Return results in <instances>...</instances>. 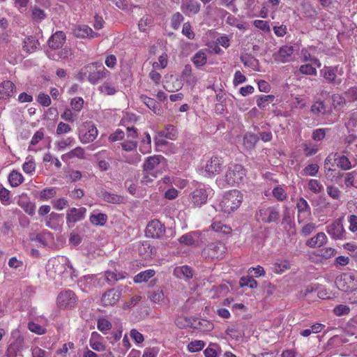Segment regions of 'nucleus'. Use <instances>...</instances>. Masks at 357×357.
I'll list each match as a JSON object with an SVG mask.
<instances>
[{"label":"nucleus","instance_id":"nucleus-15","mask_svg":"<svg viewBox=\"0 0 357 357\" xmlns=\"http://www.w3.org/2000/svg\"><path fill=\"white\" fill-rule=\"evenodd\" d=\"M165 159L162 155H153L148 157L144 162L143 165L144 172H149L150 175L154 178L156 177V174L154 173H151V171H153L155 169H158L161 166L162 163H165Z\"/></svg>","mask_w":357,"mask_h":357},{"label":"nucleus","instance_id":"nucleus-57","mask_svg":"<svg viewBox=\"0 0 357 357\" xmlns=\"http://www.w3.org/2000/svg\"><path fill=\"white\" fill-rule=\"evenodd\" d=\"M308 188L312 192L318 194L322 191L324 188L318 180L311 179L308 183Z\"/></svg>","mask_w":357,"mask_h":357},{"label":"nucleus","instance_id":"nucleus-35","mask_svg":"<svg viewBox=\"0 0 357 357\" xmlns=\"http://www.w3.org/2000/svg\"><path fill=\"white\" fill-rule=\"evenodd\" d=\"M22 347V340L21 339H17L14 342L10 344L8 346L6 355L8 357H15L17 352L20 351Z\"/></svg>","mask_w":357,"mask_h":357},{"label":"nucleus","instance_id":"nucleus-47","mask_svg":"<svg viewBox=\"0 0 357 357\" xmlns=\"http://www.w3.org/2000/svg\"><path fill=\"white\" fill-rule=\"evenodd\" d=\"M211 228L215 232H221L225 234H228L231 231V229L230 227L224 225L221 222H214L211 225Z\"/></svg>","mask_w":357,"mask_h":357},{"label":"nucleus","instance_id":"nucleus-44","mask_svg":"<svg viewBox=\"0 0 357 357\" xmlns=\"http://www.w3.org/2000/svg\"><path fill=\"white\" fill-rule=\"evenodd\" d=\"M337 166L342 170H349L351 168V164L349 158L345 155H337L335 158Z\"/></svg>","mask_w":357,"mask_h":357},{"label":"nucleus","instance_id":"nucleus-53","mask_svg":"<svg viewBox=\"0 0 357 357\" xmlns=\"http://www.w3.org/2000/svg\"><path fill=\"white\" fill-rule=\"evenodd\" d=\"M152 24V17L151 16L146 15L139 21L138 27L141 31H146L147 30V27L151 26Z\"/></svg>","mask_w":357,"mask_h":357},{"label":"nucleus","instance_id":"nucleus-62","mask_svg":"<svg viewBox=\"0 0 357 357\" xmlns=\"http://www.w3.org/2000/svg\"><path fill=\"white\" fill-rule=\"evenodd\" d=\"M52 203L53 207L57 210H63L68 205V202L65 198L54 199Z\"/></svg>","mask_w":357,"mask_h":357},{"label":"nucleus","instance_id":"nucleus-50","mask_svg":"<svg viewBox=\"0 0 357 357\" xmlns=\"http://www.w3.org/2000/svg\"><path fill=\"white\" fill-rule=\"evenodd\" d=\"M99 91L107 96H112L117 91L116 88L109 82H105L102 85L99 86Z\"/></svg>","mask_w":357,"mask_h":357},{"label":"nucleus","instance_id":"nucleus-60","mask_svg":"<svg viewBox=\"0 0 357 357\" xmlns=\"http://www.w3.org/2000/svg\"><path fill=\"white\" fill-rule=\"evenodd\" d=\"M299 71L301 73L308 75H316L317 70L312 67L311 64H305L300 66Z\"/></svg>","mask_w":357,"mask_h":357},{"label":"nucleus","instance_id":"nucleus-46","mask_svg":"<svg viewBox=\"0 0 357 357\" xmlns=\"http://www.w3.org/2000/svg\"><path fill=\"white\" fill-rule=\"evenodd\" d=\"M0 201L4 206H8L10 204V192L5 188L2 184H0Z\"/></svg>","mask_w":357,"mask_h":357},{"label":"nucleus","instance_id":"nucleus-27","mask_svg":"<svg viewBox=\"0 0 357 357\" xmlns=\"http://www.w3.org/2000/svg\"><path fill=\"white\" fill-rule=\"evenodd\" d=\"M105 24V22L102 15L96 13L93 16L92 24L95 30H96L97 31H94L91 29V39L99 38L102 35V32H100L99 31L104 27Z\"/></svg>","mask_w":357,"mask_h":357},{"label":"nucleus","instance_id":"nucleus-12","mask_svg":"<svg viewBox=\"0 0 357 357\" xmlns=\"http://www.w3.org/2000/svg\"><path fill=\"white\" fill-rule=\"evenodd\" d=\"M100 171H107L110 168L112 158L106 150H102L93 155L91 159Z\"/></svg>","mask_w":357,"mask_h":357},{"label":"nucleus","instance_id":"nucleus-5","mask_svg":"<svg viewBox=\"0 0 357 357\" xmlns=\"http://www.w3.org/2000/svg\"><path fill=\"white\" fill-rule=\"evenodd\" d=\"M77 301V298L75 294L70 289H66L59 294L56 303L59 308L66 309L74 307L76 305Z\"/></svg>","mask_w":357,"mask_h":357},{"label":"nucleus","instance_id":"nucleus-63","mask_svg":"<svg viewBox=\"0 0 357 357\" xmlns=\"http://www.w3.org/2000/svg\"><path fill=\"white\" fill-rule=\"evenodd\" d=\"M28 328L31 332L37 333L38 335L45 334L46 332V329L45 328L35 322H29L28 325Z\"/></svg>","mask_w":357,"mask_h":357},{"label":"nucleus","instance_id":"nucleus-11","mask_svg":"<svg viewBox=\"0 0 357 357\" xmlns=\"http://www.w3.org/2000/svg\"><path fill=\"white\" fill-rule=\"evenodd\" d=\"M29 240L36 243V245L40 248H45L52 243L54 241L53 234L47 230H44L40 233H32L29 234Z\"/></svg>","mask_w":357,"mask_h":357},{"label":"nucleus","instance_id":"nucleus-31","mask_svg":"<svg viewBox=\"0 0 357 357\" xmlns=\"http://www.w3.org/2000/svg\"><path fill=\"white\" fill-rule=\"evenodd\" d=\"M23 50L28 53L35 52L39 46L38 40L34 36H27L23 41Z\"/></svg>","mask_w":357,"mask_h":357},{"label":"nucleus","instance_id":"nucleus-32","mask_svg":"<svg viewBox=\"0 0 357 357\" xmlns=\"http://www.w3.org/2000/svg\"><path fill=\"white\" fill-rule=\"evenodd\" d=\"M89 28L86 24H75L72 28L73 34L79 38H85L89 36Z\"/></svg>","mask_w":357,"mask_h":357},{"label":"nucleus","instance_id":"nucleus-39","mask_svg":"<svg viewBox=\"0 0 357 357\" xmlns=\"http://www.w3.org/2000/svg\"><path fill=\"white\" fill-rule=\"evenodd\" d=\"M192 61L197 68L202 67L206 63L207 56L204 50H199L192 58Z\"/></svg>","mask_w":357,"mask_h":357},{"label":"nucleus","instance_id":"nucleus-20","mask_svg":"<svg viewBox=\"0 0 357 357\" xmlns=\"http://www.w3.org/2000/svg\"><path fill=\"white\" fill-rule=\"evenodd\" d=\"M97 195L103 201L108 203L119 204L124 202V197L123 196L108 192L103 189L98 190Z\"/></svg>","mask_w":357,"mask_h":357},{"label":"nucleus","instance_id":"nucleus-41","mask_svg":"<svg viewBox=\"0 0 357 357\" xmlns=\"http://www.w3.org/2000/svg\"><path fill=\"white\" fill-rule=\"evenodd\" d=\"M148 298L151 301L157 304H161L163 303L165 296L162 290L156 289L148 293Z\"/></svg>","mask_w":357,"mask_h":357},{"label":"nucleus","instance_id":"nucleus-28","mask_svg":"<svg viewBox=\"0 0 357 357\" xmlns=\"http://www.w3.org/2000/svg\"><path fill=\"white\" fill-rule=\"evenodd\" d=\"M18 205L29 215H33L36 211L35 204L31 202L27 196L22 195L17 201Z\"/></svg>","mask_w":357,"mask_h":357},{"label":"nucleus","instance_id":"nucleus-42","mask_svg":"<svg viewBox=\"0 0 357 357\" xmlns=\"http://www.w3.org/2000/svg\"><path fill=\"white\" fill-rule=\"evenodd\" d=\"M326 192L331 199L340 201L342 193L338 187L334 185H328L326 187Z\"/></svg>","mask_w":357,"mask_h":357},{"label":"nucleus","instance_id":"nucleus-33","mask_svg":"<svg viewBox=\"0 0 357 357\" xmlns=\"http://www.w3.org/2000/svg\"><path fill=\"white\" fill-rule=\"evenodd\" d=\"M243 146L246 149H252L259 141V137L255 134L248 132L243 136Z\"/></svg>","mask_w":357,"mask_h":357},{"label":"nucleus","instance_id":"nucleus-4","mask_svg":"<svg viewBox=\"0 0 357 357\" xmlns=\"http://www.w3.org/2000/svg\"><path fill=\"white\" fill-rule=\"evenodd\" d=\"M256 219L264 223H277L280 220V211L275 207H261L256 213Z\"/></svg>","mask_w":357,"mask_h":357},{"label":"nucleus","instance_id":"nucleus-7","mask_svg":"<svg viewBox=\"0 0 357 357\" xmlns=\"http://www.w3.org/2000/svg\"><path fill=\"white\" fill-rule=\"evenodd\" d=\"M224 165L223 159L218 156H213L207 161L204 171V175L207 177H213L220 174Z\"/></svg>","mask_w":357,"mask_h":357},{"label":"nucleus","instance_id":"nucleus-64","mask_svg":"<svg viewBox=\"0 0 357 357\" xmlns=\"http://www.w3.org/2000/svg\"><path fill=\"white\" fill-rule=\"evenodd\" d=\"M84 100L80 97H76L71 100L70 105L76 112H80L83 107Z\"/></svg>","mask_w":357,"mask_h":357},{"label":"nucleus","instance_id":"nucleus-59","mask_svg":"<svg viewBox=\"0 0 357 357\" xmlns=\"http://www.w3.org/2000/svg\"><path fill=\"white\" fill-rule=\"evenodd\" d=\"M350 312L349 306L343 304H340L335 306L333 309V312L336 316L340 317L345 314H348Z\"/></svg>","mask_w":357,"mask_h":357},{"label":"nucleus","instance_id":"nucleus-34","mask_svg":"<svg viewBox=\"0 0 357 357\" xmlns=\"http://www.w3.org/2000/svg\"><path fill=\"white\" fill-rule=\"evenodd\" d=\"M301 13L306 18L315 20L317 15V10L308 3L301 4Z\"/></svg>","mask_w":357,"mask_h":357},{"label":"nucleus","instance_id":"nucleus-1","mask_svg":"<svg viewBox=\"0 0 357 357\" xmlns=\"http://www.w3.org/2000/svg\"><path fill=\"white\" fill-rule=\"evenodd\" d=\"M243 199V194L237 190H230L226 192L219 206L220 210L225 213H231L241 206Z\"/></svg>","mask_w":357,"mask_h":357},{"label":"nucleus","instance_id":"nucleus-26","mask_svg":"<svg viewBox=\"0 0 357 357\" xmlns=\"http://www.w3.org/2000/svg\"><path fill=\"white\" fill-rule=\"evenodd\" d=\"M128 277V274L126 272H117L114 271H107L105 273V280L109 284L112 286L116 282L121 280H123Z\"/></svg>","mask_w":357,"mask_h":357},{"label":"nucleus","instance_id":"nucleus-43","mask_svg":"<svg viewBox=\"0 0 357 357\" xmlns=\"http://www.w3.org/2000/svg\"><path fill=\"white\" fill-rule=\"evenodd\" d=\"M112 327V323L104 317H100L97 320V328L103 334H107Z\"/></svg>","mask_w":357,"mask_h":357},{"label":"nucleus","instance_id":"nucleus-10","mask_svg":"<svg viewBox=\"0 0 357 357\" xmlns=\"http://www.w3.org/2000/svg\"><path fill=\"white\" fill-rule=\"evenodd\" d=\"M86 208L84 207L70 208L66 212V224L69 228L74 227L75 223L82 220L86 215Z\"/></svg>","mask_w":357,"mask_h":357},{"label":"nucleus","instance_id":"nucleus-37","mask_svg":"<svg viewBox=\"0 0 357 357\" xmlns=\"http://www.w3.org/2000/svg\"><path fill=\"white\" fill-rule=\"evenodd\" d=\"M107 220V216L105 213H98L95 211L91 213V223L95 225L102 226L106 223Z\"/></svg>","mask_w":357,"mask_h":357},{"label":"nucleus","instance_id":"nucleus-61","mask_svg":"<svg viewBox=\"0 0 357 357\" xmlns=\"http://www.w3.org/2000/svg\"><path fill=\"white\" fill-rule=\"evenodd\" d=\"M319 169V167L317 164L309 165L303 169V174L305 176H315L317 174Z\"/></svg>","mask_w":357,"mask_h":357},{"label":"nucleus","instance_id":"nucleus-55","mask_svg":"<svg viewBox=\"0 0 357 357\" xmlns=\"http://www.w3.org/2000/svg\"><path fill=\"white\" fill-rule=\"evenodd\" d=\"M184 17L179 12L174 13L171 18V26L174 29H177L180 26L181 23L183 21Z\"/></svg>","mask_w":357,"mask_h":357},{"label":"nucleus","instance_id":"nucleus-51","mask_svg":"<svg viewBox=\"0 0 357 357\" xmlns=\"http://www.w3.org/2000/svg\"><path fill=\"white\" fill-rule=\"evenodd\" d=\"M274 96L272 95H264L257 100V105L260 108H265L267 107L271 102L274 100Z\"/></svg>","mask_w":357,"mask_h":357},{"label":"nucleus","instance_id":"nucleus-36","mask_svg":"<svg viewBox=\"0 0 357 357\" xmlns=\"http://www.w3.org/2000/svg\"><path fill=\"white\" fill-rule=\"evenodd\" d=\"M8 178L9 183L12 187H17L24 181L22 174L15 170H13L9 174Z\"/></svg>","mask_w":357,"mask_h":357},{"label":"nucleus","instance_id":"nucleus-8","mask_svg":"<svg viewBox=\"0 0 357 357\" xmlns=\"http://www.w3.org/2000/svg\"><path fill=\"white\" fill-rule=\"evenodd\" d=\"M226 246L222 242H215L209 244L202 251V255L211 259L222 258L226 252Z\"/></svg>","mask_w":357,"mask_h":357},{"label":"nucleus","instance_id":"nucleus-38","mask_svg":"<svg viewBox=\"0 0 357 357\" xmlns=\"http://www.w3.org/2000/svg\"><path fill=\"white\" fill-rule=\"evenodd\" d=\"M155 272L154 270L149 269L140 272L134 277V282L135 283H142L148 281L150 278L154 276Z\"/></svg>","mask_w":357,"mask_h":357},{"label":"nucleus","instance_id":"nucleus-54","mask_svg":"<svg viewBox=\"0 0 357 357\" xmlns=\"http://www.w3.org/2000/svg\"><path fill=\"white\" fill-rule=\"evenodd\" d=\"M240 285L255 289L257 287V282L252 276H243L240 280Z\"/></svg>","mask_w":357,"mask_h":357},{"label":"nucleus","instance_id":"nucleus-25","mask_svg":"<svg viewBox=\"0 0 357 357\" xmlns=\"http://www.w3.org/2000/svg\"><path fill=\"white\" fill-rule=\"evenodd\" d=\"M293 53L294 47L292 46H283L280 47L277 54H274L275 59L282 63L288 62Z\"/></svg>","mask_w":357,"mask_h":357},{"label":"nucleus","instance_id":"nucleus-3","mask_svg":"<svg viewBox=\"0 0 357 357\" xmlns=\"http://www.w3.org/2000/svg\"><path fill=\"white\" fill-rule=\"evenodd\" d=\"M121 294L119 287L108 289L101 294L98 303L104 307H112L119 302Z\"/></svg>","mask_w":357,"mask_h":357},{"label":"nucleus","instance_id":"nucleus-58","mask_svg":"<svg viewBox=\"0 0 357 357\" xmlns=\"http://www.w3.org/2000/svg\"><path fill=\"white\" fill-rule=\"evenodd\" d=\"M74 349V344L71 342L65 343L62 345L61 348L56 351V354L61 357H66L69 350Z\"/></svg>","mask_w":357,"mask_h":357},{"label":"nucleus","instance_id":"nucleus-2","mask_svg":"<svg viewBox=\"0 0 357 357\" xmlns=\"http://www.w3.org/2000/svg\"><path fill=\"white\" fill-rule=\"evenodd\" d=\"M245 175V170L241 165L231 164L225 174V183L231 186L238 184Z\"/></svg>","mask_w":357,"mask_h":357},{"label":"nucleus","instance_id":"nucleus-56","mask_svg":"<svg viewBox=\"0 0 357 357\" xmlns=\"http://www.w3.org/2000/svg\"><path fill=\"white\" fill-rule=\"evenodd\" d=\"M205 346V343L202 340H194L188 344V349L190 352H197L201 351Z\"/></svg>","mask_w":357,"mask_h":357},{"label":"nucleus","instance_id":"nucleus-22","mask_svg":"<svg viewBox=\"0 0 357 357\" xmlns=\"http://www.w3.org/2000/svg\"><path fill=\"white\" fill-rule=\"evenodd\" d=\"M15 86L9 80L3 81L0 84V99H8L15 94Z\"/></svg>","mask_w":357,"mask_h":357},{"label":"nucleus","instance_id":"nucleus-19","mask_svg":"<svg viewBox=\"0 0 357 357\" xmlns=\"http://www.w3.org/2000/svg\"><path fill=\"white\" fill-rule=\"evenodd\" d=\"M63 222V215L54 212L51 213L45 219L46 226L55 231L61 228Z\"/></svg>","mask_w":357,"mask_h":357},{"label":"nucleus","instance_id":"nucleus-40","mask_svg":"<svg viewBox=\"0 0 357 357\" xmlns=\"http://www.w3.org/2000/svg\"><path fill=\"white\" fill-rule=\"evenodd\" d=\"M84 156V151L81 147H77L70 152L62 155L61 159L63 161H67L73 158H83Z\"/></svg>","mask_w":357,"mask_h":357},{"label":"nucleus","instance_id":"nucleus-9","mask_svg":"<svg viewBox=\"0 0 357 357\" xmlns=\"http://www.w3.org/2000/svg\"><path fill=\"white\" fill-rule=\"evenodd\" d=\"M326 231L335 240L345 239L346 231L342 224V218H338L328 225Z\"/></svg>","mask_w":357,"mask_h":357},{"label":"nucleus","instance_id":"nucleus-45","mask_svg":"<svg viewBox=\"0 0 357 357\" xmlns=\"http://www.w3.org/2000/svg\"><path fill=\"white\" fill-rule=\"evenodd\" d=\"M76 276L77 275L75 274V271L68 260V263H67V265L65 267V271H63V273H62L61 278L64 281L68 282V279L73 280V277Z\"/></svg>","mask_w":357,"mask_h":357},{"label":"nucleus","instance_id":"nucleus-30","mask_svg":"<svg viewBox=\"0 0 357 357\" xmlns=\"http://www.w3.org/2000/svg\"><path fill=\"white\" fill-rule=\"evenodd\" d=\"M327 240V236L324 232H319L316 236L307 240L306 245L310 248H319L326 244Z\"/></svg>","mask_w":357,"mask_h":357},{"label":"nucleus","instance_id":"nucleus-18","mask_svg":"<svg viewBox=\"0 0 357 357\" xmlns=\"http://www.w3.org/2000/svg\"><path fill=\"white\" fill-rule=\"evenodd\" d=\"M298 209V222L299 223L304 221L311 214L310 207L307 202L303 197H300L296 203Z\"/></svg>","mask_w":357,"mask_h":357},{"label":"nucleus","instance_id":"nucleus-29","mask_svg":"<svg viewBox=\"0 0 357 357\" xmlns=\"http://www.w3.org/2000/svg\"><path fill=\"white\" fill-rule=\"evenodd\" d=\"M174 275L181 280H188L193 276V271L188 266L176 267L173 272Z\"/></svg>","mask_w":357,"mask_h":357},{"label":"nucleus","instance_id":"nucleus-16","mask_svg":"<svg viewBox=\"0 0 357 357\" xmlns=\"http://www.w3.org/2000/svg\"><path fill=\"white\" fill-rule=\"evenodd\" d=\"M201 9V3L197 0H181V10L188 17L198 14Z\"/></svg>","mask_w":357,"mask_h":357},{"label":"nucleus","instance_id":"nucleus-52","mask_svg":"<svg viewBox=\"0 0 357 357\" xmlns=\"http://www.w3.org/2000/svg\"><path fill=\"white\" fill-rule=\"evenodd\" d=\"M31 15L32 20L37 23L40 22L46 17L45 11L38 7H34L32 9Z\"/></svg>","mask_w":357,"mask_h":357},{"label":"nucleus","instance_id":"nucleus-17","mask_svg":"<svg viewBox=\"0 0 357 357\" xmlns=\"http://www.w3.org/2000/svg\"><path fill=\"white\" fill-rule=\"evenodd\" d=\"M354 281V277L349 274L344 273L336 278V287L344 292L353 291L351 283Z\"/></svg>","mask_w":357,"mask_h":357},{"label":"nucleus","instance_id":"nucleus-24","mask_svg":"<svg viewBox=\"0 0 357 357\" xmlns=\"http://www.w3.org/2000/svg\"><path fill=\"white\" fill-rule=\"evenodd\" d=\"M66 41V35L61 31L54 33L48 40V45L51 49L56 50L61 48Z\"/></svg>","mask_w":357,"mask_h":357},{"label":"nucleus","instance_id":"nucleus-23","mask_svg":"<svg viewBox=\"0 0 357 357\" xmlns=\"http://www.w3.org/2000/svg\"><path fill=\"white\" fill-rule=\"evenodd\" d=\"M93 66L96 70L91 72V82L95 83L107 77L109 74V72L102 64L95 63H93Z\"/></svg>","mask_w":357,"mask_h":357},{"label":"nucleus","instance_id":"nucleus-21","mask_svg":"<svg viewBox=\"0 0 357 357\" xmlns=\"http://www.w3.org/2000/svg\"><path fill=\"white\" fill-rule=\"evenodd\" d=\"M67 263H68V259L64 256H61L50 261L48 266L52 265L54 273L61 277L63 271H65V267Z\"/></svg>","mask_w":357,"mask_h":357},{"label":"nucleus","instance_id":"nucleus-13","mask_svg":"<svg viewBox=\"0 0 357 357\" xmlns=\"http://www.w3.org/2000/svg\"><path fill=\"white\" fill-rule=\"evenodd\" d=\"M145 233L147 237L160 238L165 233V227L158 220H153L147 225Z\"/></svg>","mask_w":357,"mask_h":357},{"label":"nucleus","instance_id":"nucleus-48","mask_svg":"<svg viewBox=\"0 0 357 357\" xmlns=\"http://www.w3.org/2000/svg\"><path fill=\"white\" fill-rule=\"evenodd\" d=\"M140 99L155 114H157V112L160 110L157 106L155 100L153 98H149L145 95H142L140 96Z\"/></svg>","mask_w":357,"mask_h":357},{"label":"nucleus","instance_id":"nucleus-6","mask_svg":"<svg viewBox=\"0 0 357 357\" xmlns=\"http://www.w3.org/2000/svg\"><path fill=\"white\" fill-rule=\"evenodd\" d=\"M342 70H339L337 66H324L320 70V75L322 76L326 82L338 85L342 82L341 78L337 75L342 74Z\"/></svg>","mask_w":357,"mask_h":357},{"label":"nucleus","instance_id":"nucleus-14","mask_svg":"<svg viewBox=\"0 0 357 357\" xmlns=\"http://www.w3.org/2000/svg\"><path fill=\"white\" fill-rule=\"evenodd\" d=\"M208 192L204 187L199 186L189 195V200L194 206H201L208 199Z\"/></svg>","mask_w":357,"mask_h":357},{"label":"nucleus","instance_id":"nucleus-49","mask_svg":"<svg viewBox=\"0 0 357 357\" xmlns=\"http://www.w3.org/2000/svg\"><path fill=\"white\" fill-rule=\"evenodd\" d=\"M311 112L317 116L326 114V106L323 101H317L311 107Z\"/></svg>","mask_w":357,"mask_h":357}]
</instances>
